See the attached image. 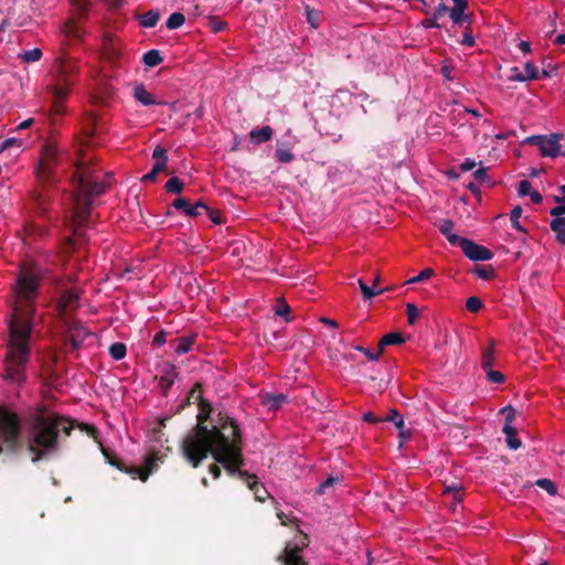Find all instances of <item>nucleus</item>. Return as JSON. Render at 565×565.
I'll use <instances>...</instances> for the list:
<instances>
[{"instance_id":"f257e3e1","label":"nucleus","mask_w":565,"mask_h":565,"mask_svg":"<svg viewBox=\"0 0 565 565\" xmlns=\"http://www.w3.org/2000/svg\"><path fill=\"white\" fill-rule=\"evenodd\" d=\"M42 269L34 263L20 265L12 286L14 301L7 320L8 337L4 341L2 379L9 384L21 385L26 380V366L31 359L32 331L35 300L39 296Z\"/></svg>"},{"instance_id":"f03ea898","label":"nucleus","mask_w":565,"mask_h":565,"mask_svg":"<svg viewBox=\"0 0 565 565\" xmlns=\"http://www.w3.org/2000/svg\"><path fill=\"white\" fill-rule=\"evenodd\" d=\"M74 429V420L58 413L38 407L28 419L25 440L20 416L6 405H0V455H18L25 445L33 463L55 456L61 443Z\"/></svg>"},{"instance_id":"7ed1b4c3","label":"nucleus","mask_w":565,"mask_h":565,"mask_svg":"<svg viewBox=\"0 0 565 565\" xmlns=\"http://www.w3.org/2000/svg\"><path fill=\"white\" fill-rule=\"evenodd\" d=\"M198 405V424L182 440L183 457L193 468H198L211 454L226 470L235 471L242 462V436L237 423L220 413L217 420L209 428L205 423L213 407L206 399H201Z\"/></svg>"},{"instance_id":"20e7f679","label":"nucleus","mask_w":565,"mask_h":565,"mask_svg":"<svg viewBox=\"0 0 565 565\" xmlns=\"http://www.w3.org/2000/svg\"><path fill=\"white\" fill-rule=\"evenodd\" d=\"M102 452L104 457L106 458L107 462L116 467L118 470L124 471L132 477V479L139 478L141 481H147L150 473H152L157 467L158 460H161L157 456V454H151L146 458L145 467H138V466H126L119 458H117L116 455H114L111 451L106 449L103 445H100Z\"/></svg>"},{"instance_id":"39448f33","label":"nucleus","mask_w":565,"mask_h":565,"mask_svg":"<svg viewBox=\"0 0 565 565\" xmlns=\"http://www.w3.org/2000/svg\"><path fill=\"white\" fill-rule=\"evenodd\" d=\"M58 151L54 143L45 142L42 146L41 158L36 168L38 180L42 183L53 182V171L58 164Z\"/></svg>"},{"instance_id":"423d86ee","label":"nucleus","mask_w":565,"mask_h":565,"mask_svg":"<svg viewBox=\"0 0 565 565\" xmlns=\"http://www.w3.org/2000/svg\"><path fill=\"white\" fill-rule=\"evenodd\" d=\"M563 134H552L547 136H532L526 138V142L539 147L542 157L556 158L559 151V140Z\"/></svg>"},{"instance_id":"0eeeda50","label":"nucleus","mask_w":565,"mask_h":565,"mask_svg":"<svg viewBox=\"0 0 565 565\" xmlns=\"http://www.w3.org/2000/svg\"><path fill=\"white\" fill-rule=\"evenodd\" d=\"M244 465V458L242 457V462L237 465V468L235 471L231 472L230 470H226L228 475L235 476L237 475L238 478L246 483V486L254 492L255 499L259 502H264L266 498L268 497L267 489L259 484L258 478L254 473H248L246 470H242L241 467Z\"/></svg>"},{"instance_id":"6e6552de","label":"nucleus","mask_w":565,"mask_h":565,"mask_svg":"<svg viewBox=\"0 0 565 565\" xmlns=\"http://www.w3.org/2000/svg\"><path fill=\"white\" fill-rule=\"evenodd\" d=\"M55 64L57 67V75L55 81H62L63 84H66L68 86H73L74 84V76L78 72V66L74 60H72L70 56L61 55L56 57Z\"/></svg>"},{"instance_id":"1a4fd4ad","label":"nucleus","mask_w":565,"mask_h":565,"mask_svg":"<svg viewBox=\"0 0 565 565\" xmlns=\"http://www.w3.org/2000/svg\"><path fill=\"white\" fill-rule=\"evenodd\" d=\"M90 209L92 200L87 195H82L81 193L76 192L74 196L73 222L77 226L84 225L89 217Z\"/></svg>"},{"instance_id":"9d476101","label":"nucleus","mask_w":565,"mask_h":565,"mask_svg":"<svg viewBox=\"0 0 565 565\" xmlns=\"http://www.w3.org/2000/svg\"><path fill=\"white\" fill-rule=\"evenodd\" d=\"M459 247L463 254L471 260H490L493 258V253L489 248L479 245L468 238H465Z\"/></svg>"},{"instance_id":"9b49d317","label":"nucleus","mask_w":565,"mask_h":565,"mask_svg":"<svg viewBox=\"0 0 565 565\" xmlns=\"http://www.w3.org/2000/svg\"><path fill=\"white\" fill-rule=\"evenodd\" d=\"M152 158L156 160V163L153 164L152 169L142 177L143 182L154 181L158 173L164 171L167 168V149L162 148L161 146H157L152 152Z\"/></svg>"},{"instance_id":"f8f14e48","label":"nucleus","mask_w":565,"mask_h":565,"mask_svg":"<svg viewBox=\"0 0 565 565\" xmlns=\"http://www.w3.org/2000/svg\"><path fill=\"white\" fill-rule=\"evenodd\" d=\"M67 335L74 350L81 348L87 337L90 335L87 328L81 322H72L67 327Z\"/></svg>"},{"instance_id":"ddd939ff","label":"nucleus","mask_w":565,"mask_h":565,"mask_svg":"<svg viewBox=\"0 0 565 565\" xmlns=\"http://www.w3.org/2000/svg\"><path fill=\"white\" fill-rule=\"evenodd\" d=\"M172 206L182 211L186 216L196 217L202 214V207H205V203L199 200L194 205H191L188 199L178 198L173 201Z\"/></svg>"},{"instance_id":"4468645a","label":"nucleus","mask_w":565,"mask_h":565,"mask_svg":"<svg viewBox=\"0 0 565 565\" xmlns=\"http://www.w3.org/2000/svg\"><path fill=\"white\" fill-rule=\"evenodd\" d=\"M106 191V185L99 182H86L84 177H79L77 181V192L82 195H87L90 200L94 196H99Z\"/></svg>"},{"instance_id":"2eb2a0df","label":"nucleus","mask_w":565,"mask_h":565,"mask_svg":"<svg viewBox=\"0 0 565 565\" xmlns=\"http://www.w3.org/2000/svg\"><path fill=\"white\" fill-rule=\"evenodd\" d=\"M454 7L449 8V17L454 24L462 25L466 22H470L469 15L465 13L468 8L467 0H452Z\"/></svg>"},{"instance_id":"dca6fc26","label":"nucleus","mask_w":565,"mask_h":565,"mask_svg":"<svg viewBox=\"0 0 565 565\" xmlns=\"http://www.w3.org/2000/svg\"><path fill=\"white\" fill-rule=\"evenodd\" d=\"M262 404L270 412L278 411L284 404L289 402L286 394L282 393H264L260 394Z\"/></svg>"},{"instance_id":"f3484780","label":"nucleus","mask_w":565,"mask_h":565,"mask_svg":"<svg viewBox=\"0 0 565 565\" xmlns=\"http://www.w3.org/2000/svg\"><path fill=\"white\" fill-rule=\"evenodd\" d=\"M79 295L76 290L66 289L60 296L57 307L61 315H64L68 310H74L77 307Z\"/></svg>"},{"instance_id":"a211bd4d","label":"nucleus","mask_w":565,"mask_h":565,"mask_svg":"<svg viewBox=\"0 0 565 565\" xmlns=\"http://www.w3.org/2000/svg\"><path fill=\"white\" fill-rule=\"evenodd\" d=\"M56 84L51 87V92L53 95V110L57 114L63 111L62 100L66 98V96L70 93V88L72 86H68L66 84H63L62 81H55Z\"/></svg>"},{"instance_id":"6ab92c4d","label":"nucleus","mask_w":565,"mask_h":565,"mask_svg":"<svg viewBox=\"0 0 565 565\" xmlns=\"http://www.w3.org/2000/svg\"><path fill=\"white\" fill-rule=\"evenodd\" d=\"M436 226L438 227L439 232L446 236L452 246H459L465 239L463 237L452 233L455 223L451 220H440L438 223H436Z\"/></svg>"},{"instance_id":"aec40b11","label":"nucleus","mask_w":565,"mask_h":565,"mask_svg":"<svg viewBox=\"0 0 565 565\" xmlns=\"http://www.w3.org/2000/svg\"><path fill=\"white\" fill-rule=\"evenodd\" d=\"M277 561L284 565H309L301 555H297V547H285Z\"/></svg>"},{"instance_id":"412c9836","label":"nucleus","mask_w":565,"mask_h":565,"mask_svg":"<svg viewBox=\"0 0 565 565\" xmlns=\"http://www.w3.org/2000/svg\"><path fill=\"white\" fill-rule=\"evenodd\" d=\"M63 33L68 42L81 41L84 36V30L78 21L70 19L65 22Z\"/></svg>"},{"instance_id":"4be33fe9","label":"nucleus","mask_w":565,"mask_h":565,"mask_svg":"<svg viewBox=\"0 0 565 565\" xmlns=\"http://www.w3.org/2000/svg\"><path fill=\"white\" fill-rule=\"evenodd\" d=\"M177 375L178 373L175 366L167 363L162 370V374L159 377V386L166 392L173 385Z\"/></svg>"},{"instance_id":"5701e85b","label":"nucleus","mask_w":565,"mask_h":565,"mask_svg":"<svg viewBox=\"0 0 565 565\" xmlns=\"http://www.w3.org/2000/svg\"><path fill=\"white\" fill-rule=\"evenodd\" d=\"M134 97L143 106H152L159 104L154 96L149 93L145 85L140 84L134 88Z\"/></svg>"},{"instance_id":"b1692460","label":"nucleus","mask_w":565,"mask_h":565,"mask_svg":"<svg viewBox=\"0 0 565 565\" xmlns=\"http://www.w3.org/2000/svg\"><path fill=\"white\" fill-rule=\"evenodd\" d=\"M273 128L270 126H264L262 128H255L249 131V137L255 143H263L269 141L273 137Z\"/></svg>"},{"instance_id":"393cba45","label":"nucleus","mask_w":565,"mask_h":565,"mask_svg":"<svg viewBox=\"0 0 565 565\" xmlns=\"http://www.w3.org/2000/svg\"><path fill=\"white\" fill-rule=\"evenodd\" d=\"M405 337L399 332H391L385 334L379 342V347L383 352L388 345H399L405 343Z\"/></svg>"},{"instance_id":"a878e982","label":"nucleus","mask_w":565,"mask_h":565,"mask_svg":"<svg viewBox=\"0 0 565 565\" xmlns=\"http://www.w3.org/2000/svg\"><path fill=\"white\" fill-rule=\"evenodd\" d=\"M31 199L34 203V206L35 209L40 212V213H46L47 212V206H49V202H50V195L45 192V191H41V192H33L31 194Z\"/></svg>"},{"instance_id":"bb28decb","label":"nucleus","mask_w":565,"mask_h":565,"mask_svg":"<svg viewBox=\"0 0 565 565\" xmlns=\"http://www.w3.org/2000/svg\"><path fill=\"white\" fill-rule=\"evenodd\" d=\"M550 227L554 232L556 241L562 244L565 239V217H553Z\"/></svg>"},{"instance_id":"cd10ccee","label":"nucleus","mask_w":565,"mask_h":565,"mask_svg":"<svg viewBox=\"0 0 565 565\" xmlns=\"http://www.w3.org/2000/svg\"><path fill=\"white\" fill-rule=\"evenodd\" d=\"M502 431L505 435L507 444L511 449L516 450L521 447V440L516 437L518 430L515 427L512 425H504Z\"/></svg>"},{"instance_id":"c85d7f7f","label":"nucleus","mask_w":565,"mask_h":565,"mask_svg":"<svg viewBox=\"0 0 565 565\" xmlns=\"http://www.w3.org/2000/svg\"><path fill=\"white\" fill-rule=\"evenodd\" d=\"M175 347H174V352L179 355L181 354H184V353H188L194 342H195V337L194 335H186V337H181V338H178L175 340Z\"/></svg>"},{"instance_id":"c756f323","label":"nucleus","mask_w":565,"mask_h":565,"mask_svg":"<svg viewBox=\"0 0 565 565\" xmlns=\"http://www.w3.org/2000/svg\"><path fill=\"white\" fill-rule=\"evenodd\" d=\"M494 364V341H490L489 347L482 350L481 367L483 370L492 367Z\"/></svg>"},{"instance_id":"7c9ffc66","label":"nucleus","mask_w":565,"mask_h":565,"mask_svg":"<svg viewBox=\"0 0 565 565\" xmlns=\"http://www.w3.org/2000/svg\"><path fill=\"white\" fill-rule=\"evenodd\" d=\"M162 61L163 57L161 56L160 51L156 49L147 51L142 56V62L149 67L158 66Z\"/></svg>"},{"instance_id":"2f4dec72","label":"nucleus","mask_w":565,"mask_h":565,"mask_svg":"<svg viewBox=\"0 0 565 565\" xmlns=\"http://www.w3.org/2000/svg\"><path fill=\"white\" fill-rule=\"evenodd\" d=\"M462 487L460 484L454 483L451 486H446L443 491V497L446 500L447 498L451 497L452 500H456L457 502L462 501Z\"/></svg>"},{"instance_id":"473e14b6","label":"nucleus","mask_w":565,"mask_h":565,"mask_svg":"<svg viewBox=\"0 0 565 565\" xmlns=\"http://www.w3.org/2000/svg\"><path fill=\"white\" fill-rule=\"evenodd\" d=\"M160 19L158 10H149L140 17V25L143 28H153Z\"/></svg>"},{"instance_id":"72a5a7b5","label":"nucleus","mask_w":565,"mask_h":565,"mask_svg":"<svg viewBox=\"0 0 565 565\" xmlns=\"http://www.w3.org/2000/svg\"><path fill=\"white\" fill-rule=\"evenodd\" d=\"M471 273L484 280H489L494 277V269L491 265H475Z\"/></svg>"},{"instance_id":"f704fd0d","label":"nucleus","mask_w":565,"mask_h":565,"mask_svg":"<svg viewBox=\"0 0 565 565\" xmlns=\"http://www.w3.org/2000/svg\"><path fill=\"white\" fill-rule=\"evenodd\" d=\"M58 361V356L55 352H49L43 359V369L50 375H54V367Z\"/></svg>"},{"instance_id":"c9c22d12","label":"nucleus","mask_w":565,"mask_h":565,"mask_svg":"<svg viewBox=\"0 0 565 565\" xmlns=\"http://www.w3.org/2000/svg\"><path fill=\"white\" fill-rule=\"evenodd\" d=\"M296 542H288L285 547H297V555H300L302 550L309 545V537L307 534L299 532Z\"/></svg>"},{"instance_id":"e433bc0d","label":"nucleus","mask_w":565,"mask_h":565,"mask_svg":"<svg viewBox=\"0 0 565 565\" xmlns=\"http://www.w3.org/2000/svg\"><path fill=\"white\" fill-rule=\"evenodd\" d=\"M126 353L127 348L122 342H115L109 347V354L116 361L122 360L126 356Z\"/></svg>"},{"instance_id":"4c0bfd02","label":"nucleus","mask_w":565,"mask_h":565,"mask_svg":"<svg viewBox=\"0 0 565 565\" xmlns=\"http://www.w3.org/2000/svg\"><path fill=\"white\" fill-rule=\"evenodd\" d=\"M184 22H185V17H184V14H183V13H181V12H174V13H172V14L169 17V19H168V21H167L166 25H167V28H168L169 30H175V29H178V28L182 26V25L184 24Z\"/></svg>"},{"instance_id":"58836bf2","label":"nucleus","mask_w":565,"mask_h":565,"mask_svg":"<svg viewBox=\"0 0 565 565\" xmlns=\"http://www.w3.org/2000/svg\"><path fill=\"white\" fill-rule=\"evenodd\" d=\"M164 188L169 193L179 194L183 191L184 183L178 177H172L167 181Z\"/></svg>"},{"instance_id":"ea45409f","label":"nucleus","mask_w":565,"mask_h":565,"mask_svg":"<svg viewBox=\"0 0 565 565\" xmlns=\"http://www.w3.org/2000/svg\"><path fill=\"white\" fill-rule=\"evenodd\" d=\"M358 284L361 288V291L363 294V297L364 299H372L373 297L377 296V295H381L385 291V289H379V290H375L374 289V286L373 287H369L364 281L363 279H359L358 280Z\"/></svg>"},{"instance_id":"a19ab883","label":"nucleus","mask_w":565,"mask_h":565,"mask_svg":"<svg viewBox=\"0 0 565 565\" xmlns=\"http://www.w3.org/2000/svg\"><path fill=\"white\" fill-rule=\"evenodd\" d=\"M275 157L281 163H289L295 159V154L288 148L284 147H277Z\"/></svg>"},{"instance_id":"79ce46f5","label":"nucleus","mask_w":565,"mask_h":565,"mask_svg":"<svg viewBox=\"0 0 565 565\" xmlns=\"http://www.w3.org/2000/svg\"><path fill=\"white\" fill-rule=\"evenodd\" d=\"M383 419L384 422L393 423L397 429L404 427V418L395 408L390 409L388 415L383 417Z\"/></svg>"},{"instance_id":"37998d69","label":"nucleus","mask_w":565,"mask_h":565,"mask_svg":"<svg viewBox=\"0 0 565 565\" xmlns=\"http://www.w3.org/2000/svg\"><path fill=\"white\" fill-rule=\"evenodd\" d=\"M522 215V207L520 205H516L512 209L511 213H510V221H511V225L514 230L519 231V232H524V228L521 226L520 224V217Z\"/></svg>"},{"instance_id":"c03bdc74","label":"nucleus","mask_w":565,"mask_h":565,"mask_svg":"<svg viewBox=\"0 0 565 565\" xmlns=\"http://www.w3.org/2000/svg\"><path fill=\"white\" fill-rule=\"evenodd\" d=\"M488 169L486 167H480L473 172V178L476 181H478L480 184H489L492 185L493 182L491 181V178L488 175Z\"/></svg>"},{"instance_id":"a18cd8bd","label":"nucleus","mask_w":565,"mask_h":565,"mask_svg":"<svg viewBox=\"0 0 565 565\" xmlns=\"http://www.w3.org/2000/svg\"><path fill=\"white\" fill-rule=\"evenodd\" d=\"M535 484L540 487L541 489L545 490L550 495H556L557 494V487L555 483L546 478H542L536 480Z\"/></svg>"},{"instance_id":"49530a36","label":"nucleus","mask_w":565,"mask_h":565,"mask_svg":"<svg viewBox=\"0 0 565 565\" xmlns=\"http://www.w3.org/2000/svg\"><path fill=\"white\" fill-rule=\"evenodd\" d=\"M201 399H204L202 397V386L200 383H195L194 386L192 387V390L190 391L189 393V396L186 398V403L191 404H195V403H200Z\"/></svg>"},{"instance_id":"de8ad7c7","label":"nucleus","mask_w":565,"mask_h":565,"mask_svg":"<svg viewBox=\"0 0 565 565\" xmlns=\"http://www.w3.org/2000/svg\"><path fill=\"white\" fill-rule=\"evenodd\" d=\"M275 312L277 316L284 317L286 321L290 320V318L287 317L290 312V306L282 298L278 299Z\"/></svg>"},{"instance_id":"09e8293b","label":"nucleus","mask_w":565,"mask_h":565,"mask_svg":"<svg viewBox=\"0 0 565 565\" xmlns=\"http://www.w3.org/2000/svg\"><path fill=\"white\" fill-rule=\"evenodd\" d=\"M434 276V270L433 268H425L423 269L418 275L412 277L411 279L407 280V284H417V282H423L427 279H429L430 277Z\"/></svg>"},{"instance_id":"8fccbe9b","label":"nucleus","mask_w":565,"mask_h":565,"mask_svg":"<svg viewBox=\"0 0 565 565\" xmlns=\"http://www.w3.org/2000/svg\"><path fill=\"white\" fill-rule=\"evenodd\" d=\"M342 481V477H328L317 489L316 493L323 494L327 489Z\"/></svg>"},{"instance_id":"3c124183","label":"nucleus","mask_w":565,"mask_h":565,"mask_svg":"<svg viewBox=\"0 0 565 565\" xmlns=\"http://www.w3.org/2000/svg\"><path fill=\"white\" fill-rule=\"evenodd\" d=\"M21 57L24 62L28 63L36 62L42 57V51L38 47H34L32 50L25 51Z\"/></svg>"},{"instance_id":"603ef678","label":"nucleus","mask_w":565,"mask_h":565,"mask_svg":"<svg viewBox=\"0 0 565 565\" xmlns=\"http://www.w3.org/2000/svg\"><path fill=\"white\" fill-rule=\"evenodd\" d=\"M524 75L526 77V81L537 79L539 70L533 63L527 62L524 66Z\"/></svg>"},{"instance_id":"864d4df0","label":"nucleus","mask_w":565,"mask_h":565,"mask_svg":"<svg viewBox=\"0 0 565 565\" xmlns=\"http://www.w3.org/2000/svg\"><path fill=\"white\" fill-rule=\"evenodd\" d=\"M484 371L487 372L488 381H490L491 383L500 384L503 383L505 380L504 375L501 372L494 371L492 370V367L487 369Z\"/></svg>"},{"instance_id":"5fc2aeb1","label":"nucleus","mask_w":565,"mask_h":565,"mask_svg":"<svg viewBox=\"0 0 565 565\" xmlns=\"http://www.w3.org/2000/svg\"><path fill=\"white\" fill-rule=\"evenodd\" d=\"M354 349L356 351L362 352L369 361H376L382 355V351L380 348L376 352H372L371 350L363 348L361 345H355Z\"/></svg>"},{"instance_id":"6e6d98bb","label":"nucleus","mask_w":565,"mask_h":565,"mask_svg":"<svg viewBox=\"0 0 565 565\" xmlns=\"http://www.w3.org/2000/svg\"><path fill=\"white\" fill-rule=\"evenodd\" d=\"M482 306V301L478 297H469L466 301V308L470 312H478Z\"/></svg>"},{"instance_id":"4d7b16f0","label":"nucleus","mask_w":565,"mask_h":565,"mask_svg":"<svg viewBox=\"0 0 565 565\" xmlns=\"http://www.w3.org/2000/svg\"><path fill=\"white\" fill-rule=\"evenodd\" d=\"M202 211H205V213L207 214L209 218L214 224H222L223 223L222 215H221L220 211L211 209L206 204H205V207H202Z\"/></svg>"},{"instance_id":"13d9d810","label":"nucleus","mask_w":565,"mask_h":565,"mask_svg":"<svg viewBox=\"0 0 565 565\" xmlns=\"http://www.w3.org/2000/svg\"><path fill=\"white\" fill-rule=\"evenodd\" d=\"M407 320L409 324H414L418 318L419 311L414 303L406 305Z\"/></svg>"},{"instance_id":"bf43d9fd","label":"nucleus","mask_w":565,"mask_h":565,"mask_svg":"<svg viewBox=\"0 0 565 565\" xmlns=\"http://www.w3.org/2000/svg\"><path fill=\"white\" fill-rule=\"evenodd\" d=\"M531 192H532V184H531V182L527 181V180H522L519 183L518 194L520 196H525V195H530Z\"/></svg>"},{"instance_id":"052dcab7","label":"nucleus","mask_w":565,"mask_h":565,"mask_svg":"<svg viewBox=\"0 0 565 565\" xmlns=\"http://www.w3.org/2000/svg\"><path fill=\"white\" fill-rule=\"evenodd\" d=\"M447 13H449V7L446 6L444 2H440L434 10L433 17L437 20L445 17Z\"/></svg>"},{"instance_id":"680f3d73","label":"nucleus","mask_w":565,"mask_h":565,"mask_svg":"<svg viewBox=\"0 0 565 565\" xmlns=\"http://www.w3.org/2000/svg\"><path fill=\"white\" fill-rule=\"evenodd\" d=\"M460 43L462 45H466V46H473L475 45V38L472 35V32H471V29L470 28H467L465 33H463V38L462 40L460 41Z\"/></svg>"},{"instance_id":"e2e57ef3","label":"nucleus","mask_w":565,"mask_h":565,"mask_svg":"<svg viewBox=\"0 0 565 565\" xmlns=\"http://www.w3.org/2000/svg\"><path fill=\"white\" fill-rule=\"evenodd\" d=\"M558 205L551 209L550 214L553 217H564L565 215V202H557Z\"/></svg>"},{"instance_id":"0e129e2a","label":"nucleus","mask_w":565,"mask_h":565,"mask_svg":"<svg viewBox=\"0 0 565 565\" xmlns=\"http://www.w3.org/2000/svg\"><path fill=\"white\" fill-rule=\"evenodd\" d=\"M363 420L366 423H370V424H379V423L384 422L383 417L376 416L372 412L364 413Z\"/></svg>"},{"instance_id":"69168bd1","label":"nucleus","mask_w":565,"mask_h":565,"mask_svg":"<svg viewBox=\"0 0 565 565\" xmlns=\"http://www.w3.org/2000/svg\"><path fill=\"white\" fill-rule=\"evenodd\" d=\"M307 20L313 28H318L319 13L315 10L307 9Z\"/></svg>"},{"instance_id":"338daca9","label":"nucleus","mask_w":565,"mask_h":565,"mask_svg":"<svg viewBox=\"0 0 565 565\" xmlns=\"http://www.w3.org/2000/svg\"><path fill=\"white\" fill-rule=\"evenodd\" d=\"M420 25L425 29L441 28V25L438 23V20L434 17L422 20Z\"/></svg>"},{"instance_id":"774afa93","label":"nucleus","mask_w":565,"mask_h":565,"mask_svg":"<svg viewBox=\"0 0 565 565\" xmlns=\"http://www.w3.org/2000/svg\"><path fill=\"white\" fill-rule=\"evenodd\" d=\"M167 342V333L164 330H160L154 334L153 343L158 347L163 345Z\"/></svg>"}]
</instances>
